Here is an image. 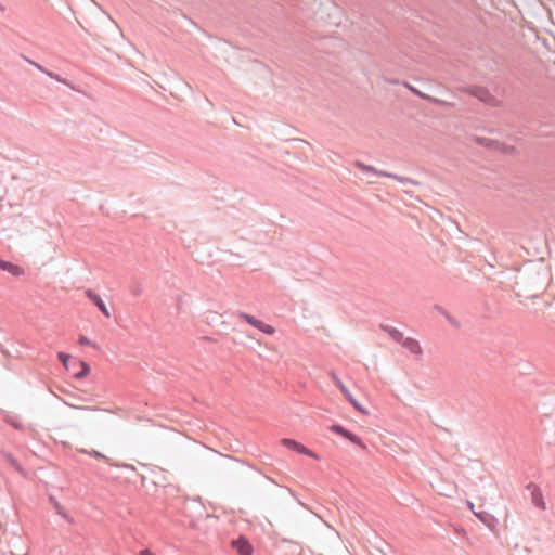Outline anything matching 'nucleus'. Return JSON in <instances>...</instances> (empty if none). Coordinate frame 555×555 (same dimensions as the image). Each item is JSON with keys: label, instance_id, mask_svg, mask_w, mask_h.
<instances>
[{"label": "nucleus", "instance_id": "f3484780", "mask_svg": "<svg viewBox=\"0 0 555 555\" xmlns=\"http://www.w3.org/2000/svg\"><path fill=\"white\" fill-rule=\"evenodd\" d=\"M434 309L441 315H443L452 326L460 327V322L454 317H452L443 307L436 304L434 305Z\"/></svg>", "mask_w": 555, "mask_h": 555}, {"label": "nucleus", "instance_id": "393cba45", "mask_svg": "<svg viewBox=\"0 0 555 555\" xmlns=\"http://www.w3.org/2000/svg\"><path fill=\"white\" fill-rule=\"evenodd\" d=\"M29 64H31L33 66H35L37 69H39L40 72L44 73L46 72H49L46 67H43L42 65L27 59L26 56H23Z\"/></svg>", "mask_w": 555, "mask_h": 555}, {"label": "nucleus", "instance_id": "2eb2a0df", "mask_svg": "<svg viewBox=\"0 0 555 555\" xmlns=\"http://www.w3.org/2000/svg\"><path fill=\"white\" fill-rule=\"evenodd\" d=\"M49 501L51 502V504L53 505L55 512L62 517L64 518L66 521L68 522H73V518L68 515V513L65 511V508L60 504L59 501H56V499L54 496H50L49 498Z\"/></svg>", "mask_w": 555, "mask_h": 555}, {"label": "nucleus", "instance_id": "6ab92c4d", "mask_svg": "<svg viewBox=\"0 0 555 555\" xmlns=\"http://www.w3.org/2000/svg\"><path fill=\"white\" fill-rule=\"evenodd\" d=\"M4 457L7 460V462L17 472L22 473L23 472V467L22 465L20 464V462L11 454V453H5L4 454Z\"/></svg>", "mask_w": 555, "mask_h": 555}, {"label": "nucleus", "instance_id": "aec40b11", "mask_svg": "<svg viewBox=\"0 0 555 555\" xmlns=\"http://www.w3.org/2000/svg\"><path fill=\"white\" fill-rule=\"evenodd\" d=\"M192 502L195 505L194 512L197 514L198 517H202L205 511V506L202 503L201 496L193 498Z\"/></svg>", "mask_w": 555, "mask_h": 555}, {"label": "nucleus", "instance_id": "f257e3e1", "mask_svg": "<svg viewBox=\"0 0 555 555\" xmlns=\"http://www.w3.org/2000/svg\"><path fill=\"white\" fill-rule=\"evenodd\" d=\"M57 359L63 364L65 370L73 374L76 379H83L90 373V365L86 361L73 358L69 353L64 351L57 352Z\"/></svg>", "mask_w": 555, "mask_h": 555}, {"label": "nucleus", "instance_id": "9b49d317", "mask_svg": "<svg viewBox=\"0 0 555 555\" xmlns=\"http://www.w3.org/2000/svg\"><path fill=\"white\" fill-rule=\"evenodd\" d=\"M399 344L413 354L420 356L423 352L420 343L412 337L403 336V339H401V341H399Z\"/></svg>", "mask_w": 555, "mask_h": 555}, {"label": "nucleus", "instance_id": "9d476101", "mask_svg": "<svg viewBox=\"0 0 555 555\" xmlns=\"http://www.w3.org/2000/svg\"><path fill=\"white\" fill-rule=\"evenodd\" d=\"M527 488L530 490L532 504L540 509H545L546 505L540 487L530 482Z\"/></svg>", "mask_w": 555, "mask_h": 555}, {"label": "nucleus", "instance_id": "cd10ccee", "mask_svg": "<svg viewBox=\"0 0 555 555\" xmlns=\"http://www.w3.org/2000/svg\"><path fill=\"white\" fill-rule=\"evenodd\" d=\"M86 410H96L95 408L85 406Z\"/></svg>", "mask_w": 555, "mask_h": 555}, {"label": "nucleus", "instance_id": "1a4fd4ad", "mask_svg": "<svg viewBox=\"0 0 555 555\" xmlns=\"http://www.w3.org/2000/svg\"><path fill=\"white\" fill-rule=\"evenodd\" d=\"M86 297L106 317L109 318V311L99 294L93 289L88 288L85 291Z\"/></svg>", "mask_w": 555, "mask_h": 555}, {"label": "nucleus", "instance_id": "ddd939ff", "mask_svg": "<svg viewBox=\"0 0 555 555\" xmlns=\"http://www.w3.org/2000/svg\"><path fill=\"white\" fill-rule=\"evenodd\" d=\"M402 86L404 88H406L409 91H411L415 96H417V98H420L422 100L428 101L430 103H435L436 102V99H434L433 96L422 92L421 90H418L417 88H415L414 86H412L408 81H403Z\"/></svg>", "mask_w": 555, "mask_h": 555}, {"label": "nucleus", "instance_id": "a211bd4d", "mask_svg": "<svg viewBox=\"0 0 555 555\" xmlns=\"http://www.w3.org/2000/svg\"><path fill=\"white\" fill-rule=\"evenodd\" d=\"M476 141L479 145L485 146L487 149H496L500 145L499 141L489 138L478 137Z\"/></svg>", "mask_w": 555, "mask_h": 555}, {"label": "nucleus", "instance_id": "dca6fc26", "mask_svg": "<svg viewBox=\"0 0 555 555\" xmlns=\"http://www.w3.org/2000/svg\"><path fill=\"white\" fill-rule=\"evenodd\" d=\"M473 94L486 104H493L495 102V98L487 89L479 88Z\"/></svg>", "mask_w": 555, "mask_h": 555}, {"label": "nucleus", "instance_id": "a878e982", "mask_svg": "<svg viewBox=\"0 0 555 555\" xmlns=\"http://www.w3.org/2000/svg\"><path fill=\"white\" fill-rule=\"evenodd\" d=\"M92 455L95 457V459H104L105 456L103 454H101L99 451H93L92 452Z\"/></svg>", "mask_w": 555, "mask_h": 555}, {"label": "nucleus", "instance_id": "6e6552de", "mask_svg": "<svg viewBox=\"0 0 555 555\" xmlns=\"http://www.w3.org/2000/svg\"><path fill=\"white\" fill-rule=\"evenodd\" d=\"M281 443L285 448L293 450L299 454H304V455H307L312 459H318L317 454L313 451L309 450L307 447H305L302 443H300L299 441H297L295 439L283 438L281 440Z\"/></svg>", "mask_w": 555, "mask_h": 555}, {"label": "nucleus", "instance_id": "39448f33", "mask_svg": "<svg viewBox=\"0 0 555 555\" xmlns=\"http://www.w3.org/2000/svg\"><path fill=\"white\" fill-rule=\"evenodd\" d=\"M467 507L489 530L495 531L499 521L492 514L483 509L475 511V505L470 501H467Z\"/></svg>", "mask_w": 555, "mask_h": 555}, {"label": "nucleus", "instance_id": "4468645a", "mask_svg": "<svg viewBox=\"0 0 555 555\" xmlns=\"http://www.w3.org/2000/svg\"><path fill=\"white\" fill-rule=\"evenodd\" d=\"M380 328L385 333H387L393 341H396L398 344H399V341H401V339H403V336H404L403 333L391 325L382 324Z\"/></svg>", "mask_w": 555, "mask_h": 555}, {"label": "nucleus", "instance_id": "20e7f679", "mask_svg": "<svg viewBox=\"0 0 555 555\" xmlns=\"http://www.w3.org/2000/svg\"><path fill=\"white\" fill-rule=\"evenodd\" d=\"M327 429L338 436H341L343 438L349 440L351 443L356 444V446H359L360 448L362 449H365V444L364 442L362 441L361 437H359L358 435L353 434L352 431H350L349 429H347L345 426H343L341 424H332L327 427Z\"/></svg>", "mask_w": 555, "mask_h": 555}, {"label": "nucleus", "instance_id": "7ed1b4c3", "mask_svg": "<svg viewBox=\"0 0 555 555\" xmlns=\"http://www.w3.org/2000/svg\"><path fill=\"white\" fill-rule=\"evenodd\" d=\"M332 379L340 392L345 396L346 400L353 406L354 410L360 412L361 414L367 415L369 411L352 396L347 386L341 382V379L334 373H331Z\"/></svg>", "mask_w": 555, "mask_h": 555}, {"label": "nucleus", "instance_id": "412c9836", "mask_svg": "<svg viewBox=\"0 0 555 555\" xmlns=\"http://www.w3.org/2000/svg\"><path fill=\"white\" fill-rule=\"evenodd\" d=\"M4 422L17 430H22L24 428V426L21 422H18L17 420H15L11 416H5Z\"/></svg>", "mask_w": 555, "mask_h": 555}, {"label": "nucleus", "instance_id": "423d86ee", "mask_svg": "<svg viewBox=\"0 0 555 555\" xmlns=\"http://www.w3.org/2000/svg\"><path fill=\"white\" fill-rule=\"evenodd\" d=\"M238 317L243 319L246 323H248L250 326L259 330L261 333H264L267 335H272L275 333V328L264 323L263 321L257 319L256 317L246 313V312H240Z\"/></svg>", "mask_w": 555, "mask_h": 555}, {"label": "nucleus", "instance_id": "b1692460", "mask_svg": "<svg viewBox=\"0 0 555 555\" xmlns=\"http://www.w3.org/2000/svg\"><path fill=\"white\" fill-rule=\"evenodd\" d=\"M78 344L80 346H92V347H96L95 344H93L87 336L85 335H79V338H78Z\"/></svg>", "mask_w": 555, "mask_h": 555}, {"label": "nucleus", "instance_id": "bb28decb", "mask_svg": "<svg viewBox=\"0 0 555 555\" xmlns=\"http://www.w3.org/2000/svg\"><path fill=\"white\" fill-rule=\"evenodd\" d=\"M141 555H154L152 552H150L149 550L144 548V550H141Z\"/></svg>", "mask_w": 555, "mask_h": 555}, {"label": "nucleus", "instance_id": "f8f14e48", "mask_svg": "<svg viewBox=\"0 0 555 555\" xmlns=\"http://www.w3.org/2000/svg\"><path fill=\"white\" fill-rule=\"evenodd\" d=\"M0 270L7 271L14 276L24 274L22 267L4 259H0Z\"/></svg>", "mask_w": 555, "mask_h": 555}, {"label": "nucleus", "instance_id": "f03ea898", "mask_svg": "<svg viewBox=\"0 0 555 555\" xmlns=\"http://www.w3.org/2000/svg\"><path fill=\"white\" fill-rule=\"evenodd\" d=\"M354 166L358 169H360L363 173H372L373 176H376V177L393 179V180L399 181L403 185H406V184L417 185L418 184V182H416L415 180H413L411 178L402 177V176L391 173V172H388L385 170H378L375 167H373L371 165H366L361 160H356Z\"/></svg>", "mask_w": 555, "mask_h": 555}, {"label": "nucleus", "instance_id": "5701e85b", "mask_svg": "<svg viewBox=\"0 0 555 555\" xmlns=\"http://www.w3.org/2000/svg\"><path fill=\"white\" fill-rule=\"evenodd\" d=\"M46 75L61 83L69 86V82L65 78H62L60 75H57L53 72H46Z\"/></svg>", "mask_w": 555, "mask_h": 555}, {"label": "nucleus", "instance_id": "0eeeda50", "mask_svg": "<svg viewBox=\"0 0 555 555\" xmlns=\"http://www.w3.org/2000/svg\"><path fill=\"white\" fill-rule=\"evenodd\" d=\"M231 546L233 547V550L236 551L238 555L254 554V546L250 543L249 539L244 534H240L236 539H233L231 541Z\"/></svg>", "mask_w": 555, "mask_h": 555}, {"label": "nucleus", "instance_id": "4be33fe9", "mask_svg": "<svg viewBox=\"0 0 555 555\" xmlns=\"http://www.w3.org/2000/svg\"><path fill=\"white\" fill-rule=\"evenodd\" d=\"M140 480H141V489L144 488V489L149 490V483L153 487L157 486V482L155 480L147 479V477L143 474H141Z\"/></svg>", "mask_w": 555, "mask_h": 555}]
</instances>
